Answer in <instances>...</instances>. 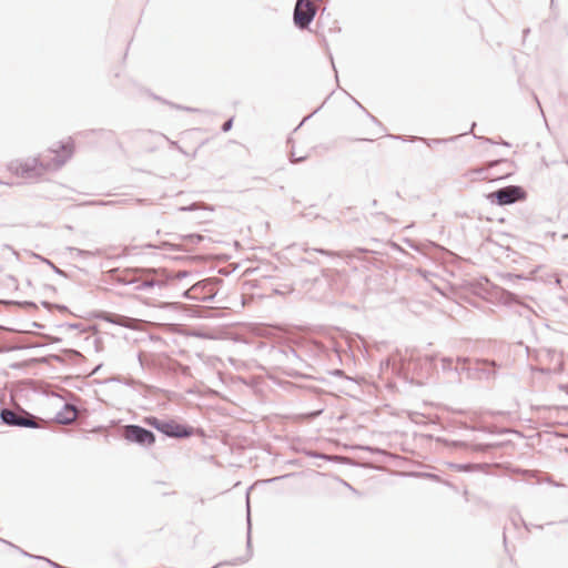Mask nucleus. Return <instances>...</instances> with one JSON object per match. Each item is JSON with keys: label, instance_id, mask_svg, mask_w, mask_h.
Listing matches in <instances>:
<instances>
[{"label": "nucleus", "instance_id": "obj_1", "mask_svg": "<svg viewBox=\"0 0 568 568\" xmlns=\"http://www.w3.org/2000/svg\"><path fill=\"white\" fill-rule=\"evenodd\" d=\"M170 277L164 271L160 270H123L109 268V292L116 285H134L135 291L145 292L151 295H161L168 286Z\"/></svg>", "mask_w": 568, "mask_h": 568}, {"label": "nucleus", "instance_id": "obj_2", "mask_svg": "<svg viewBox=\"0 0 568 568\" xmlns=\"http://www.w3.org/2000/svg\"><path fill=\"white\" fill-rule=\"evenodd\" d=\"M74 152V142L71 138H65L54 142L50 149L43 154L45 166L49 170H57L61 168L68 160L71 159Z\"/></svg>", "mask_w": 568, "mask_h": 568}, {"label": "nucleus", "instance_id": "obj_3", "mask_svg": "<svg viewBox=\"0 0 568 568\" xmlns=\"http://www.w3.org/2000/svg\"><path fill=\"white\" fill-rule=\"evenodd\" d=\"M109 436H115V434L109 432ZM116 436L143 448L153 446L156 439L155 434L151 429L136 424H128L119 427Z\"/></svg>", "mask_w": 568, "mask_h": 568}, {"label": "nucleus", "instance_id": "obj_4", "mask_svg": "<svg viewBox=\"0 0 568 568\" xmlns=\"http://www.w3.org/2000/svg\"><path fill=\"white\" fill-rule=\"evenodd\" d=\"M527 196V191L521 185L515 184L499 187L485 195L486 200L490 204L497 206L513 205L515 203L526 201Z\"/></svg>", "mask_w": 568, "mask_h": 568}, {"label": "nucleus", "instance_id": "obj_5", "mask_svg": "<svg viewBox=\"0 0 568 568\" xmlns=\"http://www.w3.org/2000/svg\"><path fill=\"white\" fill-rule=\"evenodd\" d=\"M223 281L219 277H209L193 284L190 288L184 291L183 295L197 302H212L217 294V285Z\"/></svg>", "mask_w": 568, "mask_h": 568}, {"label": "nucleus", "instance_id": "obj_6", "mask_svg": "<svg viewBox=\"0 0 568 568\" xmlns=\"http://www.w3.org/2000/svg\"><path fill=\"white\" fill-rule=\"evenodd\" d=\"M270 357L272 361L281 364V365H290V366H300L303 363V359L296 352V349L288 345H275L270 348Z\"/></svg>", "mask_w": 568, "mask_h": 568}, {"label": "nucleus", "instance_id": "obj_7", "mask_svg": "<svg viewBox=\"0 0 568 568\" xmlns=\"http://www.w3.org/2000/svg\"><path fill=\"white\" fill-rule=\"evenodd\" d=\"M315 14L316 9L311 0H297L293 12L294 26L300 30L307 29Z\"/></svg>", "mask_w": 568, "mask_h": 568}, {"label": "nucleus", "instance_id": "obj_8", "mask_svg": "<svg viewBox=\"0 0 568 568\" xmlns=\"http://www.w3.org/2000/svg\"><path fill=\"white\" fill-rule=\"evenodd\" d=\"M14 172L21 176H41L49 168L45 166V161L38 158H29L13 168Z\"/></svg>", "mask_w": 568, "mask_h": 568}, {"label": "nucleus", "instance_id": "obj_9", "mask_svg": "<svg viewBox=\"0 0 568 568\" xmlns=\"http://www.w3.org/2000/svg\"><path fill=\"white\" fill-rule=\"evenodd\" d=\"M172 420L173 419H162L158 418L155 416H148L144 418V423L156 429L158 432L162 433L163 435L169 437V434L172 429Z\"/></svg>", "mask_w": 568, "mask_h": 568}, {"label": "nucleus", "instance_id": "obj_10", "mask_svg": "<svg viewBox=\"0 0 568 568\" xmlns=\"http://www.w3.org/2000/svg\"><path fill=\"white\" fill-rule=\"evenodd\" d=\"M194 435V427L186 424H179L174 419L172 420V429L169 434L170 438H189Z\"/></svg>", "mask_w": 568, "mask_h": 568}, {"label": "nucleus", "instance_id": "obj_11", "mask_svg": "<svg viewBox=\"0 0 568 568\" xmlns=\"http://www.w3.org/2000/svg\"><path fill=\"white\" fill-rule=\"evenodd\" d=\"M446 445L454 447V448H467L471 449L474 452H487L495 447L494 444H475L470 445L467 442L464 440H445Z\"/></svg>", "mask_w": 568, "mask_h": 568}, {"label": "nucleus", "instance_id": "obj_12", "mask_svg": "<svg viewBox=\"0 0 568 568\" xmlns=\"http://www.w3.org/2000/svg\"><path fill=\"white\" fill-rule=\"evenodd\" d=\"M389 138L394 139V140H402V141H415V140H420L423 141L424 143H426L429 148L434 146V145H438V144H442V143H447V142H450V141H454L456 140L459 135H456V136H452V138H448V139H425V138H415V136H404V135H393V134H388Z\"/></svg>", "mask_w": 568, "mask_h": 568}, {"label": "nucleus", "instance_id": "obj_13", "mask_svg": "<svg viewBox=\"0 0 568 568\" xmlns=\"http://www.w3.org/2000/svg\"><path fill=\"white\" fill-rule=\"evenodd\" d=\"M496 368L497 365L495 362L481 359L476 362V367L474 369L480 374L479 377L490 378L495 376Z\"/></svg>", "mask_w": 568, "mask_h": 568}, {"label": "nucleus", "instance_id": "obj_14", "mask_svg": "<svg viewBox=\"0 0 568 568\" xmlns=\"http://www.w3.org/2000/svg\"><path fill=\"white\" fill-rule=\"evenodd\" d=\"M1 417L6 424L9 425H18V426H29L31 423L29 419L19 416L17 413L10 409H3L1 412Z\"/></svg>", "mask_w": 568, "mask_h": 568}, {"label": "nucleus", "instance_id": "obj_15", "mask_svg": "<svg viewBox=\"0 0 568 568\" xmlns=\"http://www.w3.org/2000/svg\"><path fill=\"white\" fill-rule=\"evenodd\" d=\"M507 160H504V159H500V160H495V161H490L487 163V165L485 166H480V168H476V169H471L468 171L467 175L469 176H473V175H477V176H481V179H488L486 175H484L490 168L499 164V163H506Z\"/></svg>", "mask_w": 568, "mask_h": 568}, {"label": "nucleus", "instance_id": "obj_16", "mask_svg": "<svg viewBox=\"0 0 568 568\" xmlns=\"http://www.w3.org/2000/svg\"><path fill=\"white\" fill-rule=\"evenodd\" d=\"M109 324L129 328L132 326V324L135 322L133 318L120 316L113 313H109L108 317Z\"/></svg>", "mask_w": 568, "mask_h": 568}, {"label": "nucleus", "instance_id": "obj_17", "mask_svg": "<svg viewBox=\"0 0 568 568\" xmlns=\"http://www.w3.org/2000/svg\"><path fill=\"white\" fill-rule=\"evenodd\" d=\"M77 417V410L72 407V406H69V405H65L64 408H63V415H59L58 416V419L60 423H70L72 420H74Z\"/></svg>", "mask_w": 568, "mask_h": 568}, {"label": "nucleus", "instance_id": "obj_18", "mask_svg": "<svg viewBox=\"0 0 568 568\" xmlns=\"http://www.w3.org/2000/svg\"><path fill=\"white\" fill-rule=\"evenodd\" d=\"M468 363H469V359L466 357L457 358V365L454 367V371L457 373V375H460L464 372H467L470 375V371L473 368L467 366Z\"/></svg>", "mask_w": 568, "mask_h": 568}, {"label": "nucleus", "instance_id": "obj_19", "mask_svg": "<svg viewBox=\"0 0 568 568\" xmlns=\"http://www.w3.org/2000/svg\"><path fill=\"white\" fill-rule=\"evenodd\" d=\"M183 240H185L186 242H189L191 244H197L204 240V236L201 234L192 233V234L184 235Z\"/></svg>", "mask_w": 568, "mask_h": 568}, {"label": "nucleus", "instance_id": "obj_20", "mask_svg": "<svg viewBox=\"0 0 568 568\" xmlns=\"http://www.w3.org/2000/svg\"><path fill=\"white\" fill-rule=\"evenodd\" d=\"M440 363H442V369L443 371H454L455 366H453V358H450V357H443Z\"/></svg>", "mask_w": 568, "mask_h": 568}, {"label": "nucleus", "instance_id": "obj_21", "mask_svg": "<svg viewBox=\"0 0 568 568\" xmlns=\"http://www.w3.org/2000/svg\"><path fill=\"white\" fill-rule=\"evenodd\" d=\"M247 549H251V513H250V504L247 503Z\"/></svg>", "mask_w": 568, "mask_h": 568}, {"label": "nucleus", "instance_id": "obj_22", "mask_svg": "<svg viewBox=\"0 0 568 568\" xmlns=\"http://www.w3.org/2000/svg\"><path fill=\"white\" fill-rule=\"evenodd\" d=\"M154 99L160 100V101H162V102H164V103H168V104H170L171 106L176 108V109H179V110H184V111H189V112H195V111H197V109H192V108H189V106H182V105H179V104L170 103V102H168V101H165V100H162L161 98H159V97H156V95H154Z\"/></svg>", "mask_w": 568, "mask_h": 568}, {"label": "nucleus", "instance_id": "obj_23", "mask_svg": "<svg viewBox=\"0 0 568 568\" xmlns=\"http://www.w3.org/2000/svg\"><path fill=\"white\" fill-rule=\"evenodd\" d=\"M503 278L508 282H514L517 280H523L525 277L521 274L506 273L503 275Z\"/></svg>", "mask_w": 568, "mask_h": 568}, {"label": "nucleus", "instance_id": "obj_24", "mask_svg": "<svg viewBox=\"0 0 568 568\" xmlns=\"http://www.w3.org/2000/svg\"><path fill=\"white\" fill-rule=\"evenodd\" d=\"M232 126H233V118H230L222 124L221 130H222V132H229L232 129Z\"/></svg>", "mask_w": 568, "mask_h": 568}, {"label": "nucleus", "instance_id": "obj_25", "mask_svg": "<svg viewBox=\"0 0 568 568\" xmlns=\"http://www.w3.org/2000/svg\"><path fill=\"white\" fill-rule=\"evenodd\" d=\"M456 467H457L458 470L468 471V470H471L473 468L477 467V465H474V464H459V465H456Z\"/></svg>", "mask_w": 568, "mask_h": 568}, {"label": "nucleus", "instance_id": "obj_26", "mask_svg": "<svg viewBox=\"0 0 568 568\" xmlns=\"http://www.w3.org/2000/svg\"><path fill=\"white\" fill-rule=\"evenodd\" d=\"M138 359H139L140 365H141L142 367H144V366H149V365H150L149 361L146 359V355H145L144 353H142V352H140V353L138 354Z\"/></svg>", "mask_w": 568, "mask_h": 568}, {"label": "nucleus", "instance_id": "obj_27", "mask_svg": "<svg viewBox=\"0 0 568 568\" xmlns=\"http://www.w3.org/2000/svg\"><path fill=\"white\" fill-rule=\"evenodd\" d=\"M466 428H469L471 430H480V432H486V433H490V434H494L495 432L491 430L489 427H486V426H479V427H476V426H466Z\"/></svg>", "mask_w": 568, "mask_h": 568}, {"label": "nucleus", "instance_id": "obj_28", "mask_svg": "<svg viewBox=\"0 0 568 568\" xmlns=\"http://www.w3.org/2000/svg\"><path fill=\"white\" fill-rule=\"evenodd\" d=\"M306 158H307L306 155L297 158V155H295L293 152L291 153V162L292 163H301V162L305 161Z\"/></svg>", "mask_w": 568, "mask_h": 568}, {"label": "nucleus", "instance_id": "obj_29", "mask_svg": "<svg viewBox=\"0 0 568 568\" xmlns=\"http://www.w3.org/2000/svg\"><path fill=\"white\" fill-rule=\"evenodd\" d=\"M196 204H191L189 206H182L180 207L181 211H193L195 210Z\"/></svg>", "mask_w": 568, "mask_h": 568}, {"label": "nucleus", "instance_id": "obj_30", "mask_svg": "<svg viewBox=\"0 0 568 568\" xmlns=\"http://www.w3.org/2000/svg\"><path fill=\"white\" fill-rule=\"evenodd\" d=\"M333 374L336 376H344V372L342 369H335Z\"/></svg>", "mask_w": 568, "mask_h": 568}, {"label": "nucleus", "instance_id": "obj_31", "mask_svg": "<svg viewBox=\"0 0 568 568\" xmlns=\"http://www.w3.org/2000/svg\"><path fill=\"white\" fill-rule=\"evenodd\" d=\"M509 175H510V174L508 173V174H505L504 176H498V178H496L495 180H503V179H505V178H508Z\"/></svg>", "mask_w": 568, "mask_h": 568}, {"label": "nucleus", "instance_id": "obj_32", "mask_svg": "<svg viewBox=\"0 0 568 568\" xmlns=\"http://www.w3.org/2000/svg\"><path fill=\"white\" fill-rule=\"evenodd\" d=\"M500 144H503L505 146H510L509 142H507V141H501Z\"/></svg>", "mask_w": 568, "mask_h": 568}, {"label": "nucleus", "instance_id": "obj_33", "mask_svg": "<svg viewBox=\"0 0 568 568\" xmlns=\"http://www.w3.org/2000/svg\"><path fill=\"white\" fill-rule=\"evenodd\" d=\"M367 114H368V116H369L374 122H377V119H376L375 116H373V115H372V114H369L368 112H367Z\"/></svg>", "mask_w": 568, "mask_h": 568}, {"label": "nucleus", "instance_id": "obj_34", "mask_svg": "<svg viewBox=\"0 0 568 568\" xmlns=\"http://www.w3.org/2000/svg\"><path fill=\"white\" fill-rule=\"evenodd\" d=\"M108 382H109V383H111V382H118V379H116V378H113V377H109V378H108Z\"/></svg>", "mask_w": 568, "mask_h": 568}, {"label": "nucleus", "instance_id": "obj_35", "mask_svg": "<svg viewBox=\"0 0 568 568\" xmlns=\"http://www.w3.org/2000/svg\"><path fill=\"white\" fill-rule=\"evenodd\" d=\"M345 485H346L349 489H352L354 493H356V494H357V491L352 487V485H348L347 483H345Z\"/></svg>", "mask_w": 568, "mask_h": 568}, {"label": "nucleus", "instance_id": "obj_36", "mask_svg": "<svg viewBox=\"0 0 568 568\" xmlns=\"http://www.w3.org/2000/svg\"><path fill=\"white\" fill-rule=\"evenodd\" d=\"M505 294H507V296H509V297H511V298H513V297H515V295H514V294H511L510 292H505Z\"/></svg>", "mask_w": 568, "mask_h": 568}, {"label": "nucleus", "instance_id": "obj_37", "mask_svg": "<svg viewBox=\"0 0 568 568\" xmlns=\"http://www.w3.org/2000/svg\"><path fill=\"white\" fill-rule=\"evenodd\" d=\"M485 141H486V142H488V143H495V142H494L491 139H489V138H486V139H485Z\"/></svg>", "mask_w": 568, "mask_h": 568}, {"label": "nucleus", "instance_id": "obj_38", "mask_svg": "<svg viewBox=\"0 0 568 568\" xmlns=\"http://www.w3.org/2000/svg\"><path fill=\"white\" fill-rule=\"evenodd\" d=\"M317 252L322 253V254H327V252L325 250H317Z\"/></svg>", "mask_w": 568, "mask_h": 568}, {"label": "nucleus", "instance_id": "obj_39", "mask_svg": "<svg viewBox=\"0 0 568 568\" xmlns=\"http://www.w3.org/2000/svg\"><path fill=\"white\" fill-rule=\"evenodd\" d=\"M364 449H365V450L373 452V448H372V447H369V446L364 447Z\"/></svg>", "mask_w": 568, "mask_h": 568}, {"label": "nucleus", "instance_id": "obj_40", "mask_svg": "<svg viewBox=\"0 0 568 568\" xmlns=\"http://www.w3.org/2000/svg\"><path fill=\"white\" fill-rule=\"evenodd\" d=\"M372 205L377 206V200H373Z\"/></svg>", "mask_w": 568, "mask_h": 568}, {"label": "nucleus", "instance_id": "obj_41", "mask_svg": "<svg viewBox=\"0 0 568 568\" xmlns=\"http://www.w3.org/2000/svg\"><path fill=\"white\" fill-rule=\"evenodd\" d=\"M109 335H111L112 337H115V336H116V333H114V332H109Z\"/></svg>", "mask_w": 568, "mask_h": 568}, {"label": "nucleus", "instance_id": "obj_42", "mask_svg": "<svg viewBox=\"0 0 568 568\" xmlns=\"http://www.w3.org/2000/svg\"><path fill=\"white\" fill-rule=\"evenodd\" d=\"M534 98H535V101H536V102L538 103V105L540 106V103H539L538 98H537L536 95H534Z\"/></svg>", "mask_w": 568, "mask_h": 568}, {"label": "nucleus", "instance_id": "obj_43", "mask_svg": "<svg viewBox=\"0 0 568 568\" xmlns=\"http://www.w3.org/2000/svg\"><path fill=\"white\" fill-rule=\"evenodd\" d=\"M112 258H113V256L109 254V256H108L109 262H110Z\"/></svg>", "mask_w": 568, "mask_h": 568}, {"label": "nucleus", "instance_id": "obj_44", "mask_svg": "<svg viewBox=\"0 0 568 568\" xmlns=\"http://www.w3.org/2000/svg\"><path fill=\"white\" fill-rule=\"evenodd\" d=\"M356 104H357V106H359V108L364 109V108L361 105V103H359V102H357V101H356Z\"/></svg>", "mask_w": 568, "mask_h": 568}, {"label": "nucleus", "instance_id": "obj_45", "mask_svg": "<svg viewBox=\"0 0 568 568\" xmlns=\"http://www.w3.org/2000/svg\"><path fill=\"white\" fill-rule=\"evenodd\" d=\"M562 237H564V239H568V234H564V235H562Z\"/></svg>", "mask_w": 568, "mask_h": 568}, {"label": "nucleus", "instance_id": "obj_46", "mask_svg": "<svg viewBox=\"0 0 568 568\" xmlns=\"http://www.w3.org/2000/svg\"><path fill=\"white\" fill-rule=\"evenodd\" d=\"M112 424H114V420H111V423L109 424V428L111 427Z\"/></svg>", "mask_w": 568, "mask_h": 568}, {"label": "nucleus", "instance_id": "obj_47", "mask_svg": "<svg viewBox=\"0 0 568 568\" xmlns=\"http://www.w3.org/2000/svg\"><path fill=\"white\" fill-rule=\"evenodd\" d=\"M561 523H567V524H568V518H567V519H565V520H562Z\"/></svg>", "mask_w": 568, "mask_h": 568}]
</instances>
